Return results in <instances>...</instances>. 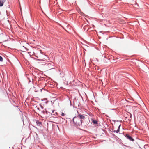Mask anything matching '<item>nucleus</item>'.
I'll use <instances>...</instances> for the list:
<instances>
[{"instance_id":"8","label":"nucleus","mask_w":149,"mask_h":149,"mask_svg":"<svg viewBox=\"0 0 149 149\" xmlns=\"http://www.w3.org/2000/svg\"><path fill=\"white\" fill-rule=\"evenodd\" d=\"M37 109L38 110H39V108L38 107H37Z\"/></svg>"},{"instance_id":"1","label":"nucleus","mask_w":149,"mask_h":149,"mask_svg":"<svg viewBox=\"0 0 149 149\" xmlns=\"http://www.w3.org/2000/svg\"><path fill=\"white\" fill-rule=\"evenodd\" d=\"M84 118L85 116L84 115L78 114L77 116L74 118L73 121L74 125L78 127L81 125L82 119Z\"/></svg>"},{"instance_id":"4","label":"nucleus","mask_w":149,"mask_h":149,"mask_svg":"<svg viewBox=\"0 0 149 149\" xmlns=\"http://www.w3.org/2000/svg\"><path fill=\"white\" fill-rule=\"evenodd\" d=\"M4 2V0H0V6H3Z\"/></svg>"},{"instance_id":"9","label":"nucleus","mask_w":149,"mask_h":149,"mask_svg":"<svg viewBox=\"0 0 149 149\" xmlns=\"http://www.w3.org/2000/svg\"><path fill=\"white\" fill-rule=\"evenodd\" d=\"M39 124H41V122H39Z\"/></svg>"},{"instance_id":"2","label":"nucleus","mask_w":149,"mask_h":149,"mask_svg":"<svg viewBox=\"0 0 149 149\" xmlns=\"http://www.w3.org/2000/svg\"><path fill=\"white\" fill-rule=\"evenodd\" d=\"M125 137L130 141H134V139H133L132 137H131L128 134H127L125 136Z\"/></svg>"},{"instance_id":"6","label":"nucleus","mask_w":149,"mask_h":149,"mask_svg":"<svg viewBox=\"0 0 149 149\" xmlns=\"http://www.w3.org/2000/svg\"><path fill=\"white\" fill-rule=\"evenodd\" d=\"M3 61V58L2 57H1V56H0V61Z\"/></svg>"},{"instance_id":"7","label":"nucleus","mask_w":149,"mask_h":149,"mask_svg":"<svg viewBox=\"0 0 149 149\" xmlns=\"http://www.w3.org/2000/svg\"><path fill=\"white\" fill-rule=\"evenodd\" d=\"M64 115H65L63 113H62V114H61V115L62 116H64Z\"/></svg>"},{"instance_id":"3","label":"nucleus","mask_w":149,"mask_h":149,"mask_svg":"<svg viewBox=\"0 0 149 149\" xmlns=\"http://www.w3.org/2000/svg\"><path fill=\"white\" fill-rule=\"evenodd\" d=\"M121 125H120L118 127V129L117 130H114L113 131V132H116V133H118L120 131V128L121 126Z\"/></svg>"},{"instance_id":"5","label":"nucleus","mask_w":149,"mask_h":149,"mask_svg":"<svg viewBox=\"0 0 149 149\" xmlns=\"http://www.w3.org/2000/svg\"><path fill=\"white\" fill-rule=\"evenodd\" d=\"M92 122L94 124H97V122L96 120H93Z\"/></svg>"}]
</instances>
